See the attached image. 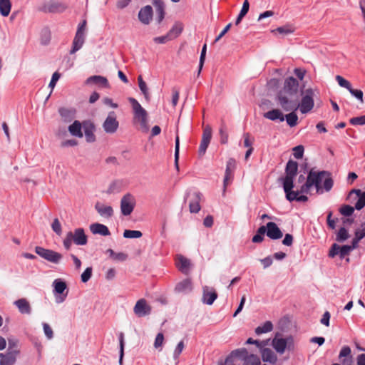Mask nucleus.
<instances>
[{"mask_svg":"<svg viewBox=\"0 0 365 365\" xmlns=\"http://www.w3.org/2000/svg\"><path fill=\"white\" fill-rule=\"evenodd\" d=\"M299 97V81L294 77L285 79L283 88L279 91L276 99L282 108L287 111L293 103Z\"/></svg>","mask_w":365,"mask_h":365,"instance_id":"1","label":"nucleus"},{"mask_svg":"<svg viewBox=\"0 0 365 365\" xmlns=\"http://www.w3.org/2000/svg\"><path fill=\"white\" fill-rule=\"evenodd\" d=\"M316 91L309 88L304 91H301L302 99L299 101V97L296 100V103L288 108L287 111L299 110L303 114L310 112L314 106V98L316 96Z\"/></svg>","mask_w":365,"mask_h":365,"instance_id":"2","label":"nucleus"},{"mask_svg":"<svg viewBox=\"0 0 365 365\" xmlns=\"http://www.w3.org/2000/svg\"><path fill=\"white\" fill-rule=\"evenodd\" d=\"M73 243L78 246H83L88 243V236L86 235L83 228H76L73 232L70 231L66 233L63 240L65 250H70Z\"/></svg>","mask_w":365,"mask_h":365,"instance_id":"3","label":"nucleus"},{"mask_svg":"<svg viewBox=\"0 0 365 365\" xmlns=\"http://www.w3.org/2000/svg\"><path fill=\"white\" fill-rule=\"evenodd\" d=\"M291 327V322L287 317L279 319L277 325L275 336L271 342H292L294 341L293 336L287 334ZM262 342H270V339Z\"/></svg>","mask_w":365,"mask_h":365,"instance_id":"4","label":"nucleus"},{"mask_svg":"<svg viewBox=\"0 0 365 365\" xmlns=\"http://www.w3.org/2000/svg\"><path fill=\"white\" fill-rule=\"evenodd\" d=\"M134 113V121L140 123V129L143 133H148L149 125L148 123V113L134 98H129Z\"/></svg>","mask_w":365,"mask_h":365,"instance_id":"5","label":"nucleus"},{"mask_svg":"<svg viewBox=\"0 0 365 365\" xmlns=\"http://www.w3.org/2000/svg\"><path fill=\"white\" fill-rule=\"evenodd\" d=\"M315 175H317L318 178V183L315 185L317 192L318 194H322L324 190L326 192H329L334 185L331 173L327 171H315Z\"/></svg>","mask_w":365,"mask_h":365,"instance_id":"6","label":"nucleus"},{"mask_svg":"<svg viewBox=\"0 0 365 365\" xmlns=\"http://www.w3.org/2000/svg\"><path fill=\"white\" fill-rule=\"evenodd\" d=\"M298 170V163L295 161L289 160L286 165V176L282 178L284 190L294 187V179L297 175Z\"/></svg>","mask_w":365,"mask_h":365,"instance_id":"7","label":"nucleus"},{"mask_svg":"<svg viewBox=\"0 0 365 365\" xmlns=\"http://www.w3.org/2000/svg\"><path fill=\"white\" fill-rule=\"evenodd\" d=\"M19 352L17 344H9L6 352L5 354L0 353V365L14 364Z\"/></svg>","mask_w":365,"mask_h":365,"instance_id":"8","label":"nucleus"},{"mask_svg":"<svg viewBox=\"0 0 365 365\" xmlns=\"http://www.w3.org/2000/svg\"><path fill=\"white\" fill-rule=\"evenodd\" d=\"M35 252L43 259L53 264H58L63 258L61 253L40 246L35 247Z\"/></svg>","mask_w":365,"mask_h":365,"instance_id":"9","label":"nucleus"},{"mask_svg":"<svg viewBox=\"0 0 365 365\" xmlns=\"http://www.w3.org/2000/svg\"><path fill=\"white\" fill-rule=\"evenodd\" d=\"M55 300L58 304L63 302L68 295L67 284L61 279H56L53 282Z\"/></svg>","mask_w":365,"mask_h":365,"instance_id":"10","label":"nucleus"},{"mask_svg":"<svg viewBox=\"0 0 365 365\" xmlns=\"http://www.w3.org/2000/svg\"><path fill=\"white\" fill-rule=\"evenodd\" d=\"M135 206V199L133 195L130 193H126L121 198L120 200V210L121 213L128 216L130 215Z\"/></svg>","mask_w":365,"mask_h":365,"instance_id":"11","label":"nucleus"},{"mask_svg":"<svg viewBox=\"0 0 365 365\" xmlns=\"http://www.w3.org/2000/svg\"><path fill=\"white\" fill-rule=\"evenodd\" d=\"M119 127V122L117 120L116 114L114 111L108 113V116L103 123V128L106 133H114Z\"/></svg>","mask_w":365,"mask_h":365,"instance_id":"12","label":"nucleus"},{"mask_svg":"<svg viewBox=\"0 0 365 365\" xmlns=\"http://www.w3.org/2000/svg\"><path fill=\"white\" fill-rule=\"evenodd\" d=\"M212 130L210 125H207L203 128L201 142L198 149V154L200 156H203L209 146L212 139Z\"/></svg>","mask_w":365,"mask_h":365,"instance_id":"13","label":"nucleus"},{"mask_svg":"<svg viewBox=\"0 0 365 365\" xmlns=\"http://www.w3.org/2000/svg\"><path fill=\"white\" fill-rule=\"evenodd\" d=\"M68 9V5L66 3L58 1L56 0H50L45 4L41 9L44 12L48 13H63Z\"/></svg>","mask_w":365,"mask_h":365,"instance_id":"14","label":"nucleus"},{"mask_svg":"<svg viewBox=\"0 0 365 365\" xmlns=\"http://www.w3.org/2000/svg\"><path fill=\"white\" fill-rule=\"evenodd\" d=\"M175 264L178 270L185 275H188L192 267L191 261L182 255H177Z\"/></svg>","mask_w":365,"mask_h":365,"instance_id":"15","label":"nucleus"},{"mask_svg":"<svg viewBox=\"0 0 365 365\" xmlns=\"http://www.w3.org/2000/svg\"><path fill=\"white\" fill-rule=\"evenodd\" d=\"M133 312L137 317H144L151 313V307L145 299H140L137 301L134 306Z\"/></svg>","mask_w":365,"mask_h":365,"instance_id":"16","label":"nucleus"},{"mask_svg":"<svg viewBox=\"0 0 365 365\" xmlns=\"http://www.w3.org/2000/svg\"><path fill=\"white\" fill-rule=\"evenodd\" d=\"M317 179V175H315V171L313 169H312L308 173L305 183L303 184L300 187V188L296 190L295 192H299V194L309 193L310 188L312 186L315 187V185L318 183Z\"/></svg>","mask_w":365,"mask_h":365,"instance_id":"17","label":"nucleus"},{"mask_svg":"<svg viewBox=\"0 0 365 365\" xmlns=\"http://www.w3.org/2000/svg\"><path fill=\"white\" fill-rule=\"evenodd\" d=\"M217 297V294L215 288L205 286L202 288V301L204 304L211 305Z\"/></svg>","mask_w":365,"mask_h":365,"instance_id":"18","label":"nucleus"},{"mask_svg":"<svg viewBox=\"0 0 365 365\" xmlns=\"http://www.w3.org/2000/svg\"><path fill=\"white\" fill-rule=\"evenodd\" d=\"M182 29L183 26L182 24L175 23L165 36H161V43H166L177 38L182 33Z\"/></svg>","mask_w":365,"mask_h":365,"instance_id":"19","label":"nucleus"},{"mask_svg":"<svg viewBox=\"0 0 365 365\" xmlns=\"http://www.w3.org/2000/svg\"><path fill=\"white\" fill-rule=\"evenodd\" d=\"M83 128L85 133L86 140L88 143H93L96 140L94 135L95 125L91 120H84L83 122Z\"/></svg>","mask_w":365,"mask_h":365,"instance_id":"20","label":"nucleus"},{"mask_svg":"<svg viewBox=\"0 0 365 365\" xmlns=\"http://www.w3.org/2000/svg\"><path fill=\"white\" fill-rule=\"evenodd\" d=\"M153 8L150 5L143 7L138 13L139 21L143 24H149L150 20L153 19Z\"/></svg>","mask_w":365,"mask_h":365,"instance_id":"21","label":"nucleus"},{"mask_svg":"<svg viewBox=\"0 0 365 365\" xmlns=\"http://www.w3.org/2000/svg\"><path fill=\"white\" fill-rule=\"evenodd\" d=\"M267 235L272 240H278L282 237L283 234L276 223L269 222L267 224Z\"/></svg>","mask_w":365,"mask_h":365,"instance_id":"22","label":"nucleus"},{"mask_svg":"<svg viewBox=\"0 0 365 365\" xmlns=\"http://www.w3.org/2000/svg\"><path fill=\"white\" fill-rule=\"evenodd\" d=\"M95 209L103 217L110 218L113 215V209L110 205H105L101 202L95 205Z\"/></svg>","mask_w":365,"mask_h":365,"instance_id":"23","label":"nucleus"},{"mask_svg":"<svg viewBox=\"0 0 365 365\" xmlns=\"http://www.w3.org/2000/svg\"><path fill=\"white\" fill-rule=\"evenodd\" d=\"M89 228L93 235H100L102 236H108L110 235L108 227L101 223H93L90 225Z\"/></svg>","mask_w":365,"mask_h":365,"instance_id":"24","label":"nucleus"},{"mask_svg":"<svg viewBox=\"0 0 365 365\" xmlns=\"http://www.w3.org/2000/svg\"><path fill=\"white\" fill-rule=\"evenodd\" d=\"M192 283L190 279H185L180 282H178L175 287V292L178 293L187 294L192 291Z\"/></svg>","mask_w":365,"mask_h":365,"instance_id":"25","label":"nucleus"},{"mask_svg":"<svg viewBox=\"0 0 365 365\" xmlns=\"http://www.w3.org/2000/svg\"><path fill=\"white\" fill-rule=\"evenodd\" d=\"M14 304L18 308L19 312L22 314H30L31 307L29 302L25 298L16 300Z\"/></svg>","mask_w":365,"mask_h":365,"instance_id":"26","label":"nucleus"},{"mask_svg":"<svg viewBox=\"0 0 365 365\" xmlns=\"http://www.w3.org/2000/svg\"><path fill=\"white\" fill-rule=\"evenodd\" d=\"M201 194L200 192H193L191 195V200L189 202V208L190 212L197 213L200 210V201Z\"/></svg>","mask_w":365,"mask_h":365,"instance_id":"27","label":"nucleus"},{"mask_svg":"<svg viewBox=\"0 0 365 365\" xmlns=\"http://www.w3.org/2000/svg\"><path fill=\"white\" fill-rule=\"evenodd\" d=\"M86 84H96L103 88L109 86L108 81L106 77L101 76H92L88 78L86 81Z\"/></svg>","mask_w":365,"mask_h":365,"instance_id":"28","label":"nucleus"},{"mask_svg":"<svg viewBox=\"0 0 365 365\" xmlns=\"http://www.w3.org/2000/svg\"><path fill=\"white\" fill-rule=\"evenodd\" d=\"M292 189L293 188H289L287 190H284L287 200L290 202L294 200L298 202H307L308 200V197L306 195H299V192H294Z\"/></svg>","mask_w":365,"mask_h":365,"instance_id":"29","label":"nucleus"},{"mask_svg":"<svg viewBox=\"0 0 365 365\" xmlns=\"http://www.w3.org/2000/svg\"><path fill=\"white\" fill-rule=\"evenodd\" d=\"M261 355L262 359L263 361L264 362H269L272 364H274L277 361V356L274 354V352L268 349V348H263L261 350Z\"/></svg>","mask_w":365,"mask_h":365,"instance_id":"30","label":"nucleus"},{"mask_svg":"<svg viewBox=\"0 0 365 365\" xmlns=\"http://www.w3.org/2000/svg\"><path fill=\"white\" fill-rule=\"evenodd\" d=\"M247 352L245 354H240L239 358H242L244 360L243 365H260V359L255 354L247 355Z\"/></svg>","mask_w":365,"mask_h":365,"instance_id":"31","label":"nucleus"},{"mask_svg":"<svg viewBox=\"0 0 365 365\" xmlns=\"http://www.w3.org/2000/svg\"><path fill=\"white\" fill-rule=\"evenodd\" d=\"M85 35H80L78 34H76L73 41L72 48L70 51L71 54L75 53L76 51H78L82 48L85 42Z\"/></svg>","mask_w":365,"mask_h":365,"instance_id":"32","label":"nucleus"},{"mask_svg":"<svg viewBox=\"0 0 365 365\" xmlns=\"http://www.w3.org/2000/svg\"><path fill=\"white\" fill-rule=\"evenodd\" d=\"M264 117L271 120H279L281 122L284 120V115L279 109H272L264 113Z\"/></svg>","mask_w":365,"mask_h":365,"instance_id":"33","label":"nucleus"},{"mask_svg":"<svg viewBox=\"0 0 365 365\" xmlns=\"http://www.w3.org/2000/svg\"><path fill=\"white\" fill-rule=\"evenodd\" d=\"M83 128V123L81 124L78 120H75L71 125L68 127V130L70 133L78 138L83 137V133L81 129Z\"/></svg>","mask_w":365,"mask_h":365,"instance_id":"34","label":"nucleus"},{"mask_svg":"<svg viewBox=\"0 0 365 365\" xmlns=\"http://www.w3.org/2000/svg\"><path fill=\"white\" fill-rule=\"evenodd\" d=\"M352 193H356L359 197L356 203L355 204V208L357 210H361L365 205V192H361L360 190L354 189L349 192V195Z\"/></svg>","mask_w":365,"mask_h":365,"instance_id":"35","label":"nucleus"},{"mask_svg":"<svg viewBox=\"0 0 365 365\" xmlns=\"http://www.w3.org/2000/svg\"><path fill=\"white\" fill-rule=\"evenodd\" d=\"M246 349H236L235 351H232L229 356H227L225 361L224 363H222L219 365H235L232 361V358H239L240 354H245Z\"/></svg>","mask_w":365,"mask_h":365,"instance_id":"36","label":"nucleus"},{"mask_svg":"<svg viewBox=\"0 0 365 365\" xmlns=\"http://www.w3.org/2000/svg\"><path fill=\"white\" fill-rule=\"evenodd\" d=\"M272 329H273L272 323L270 321H267L261 326L257 327L255 329V331L257 335H259L263 333L269 332L272 330Z\"/></svg>","mask_w":365,"mask_h":365,"instance_id":"37","label":"nucleus"},{"mask_svg":"<svg viewBox=\"0 0 365 365\" xmlns=\"http://www.w3.org/2000/svg\"><path fill=\"white\" fill-rule=\"evenodd\" d=\"M11 7L10 0H0V14L3 16H7L9 14Z\"/></svg>","mask_w":365,"mask_h":365,"instance_id":"38","label":"nucleus"},{"mask_svg":"<svg viewBox=\"0 0 365 365\" xmlns=\"http://www.w3.org/2000/svg\"><path fill=\"white\" fill-rule=\"evenodd\" d=\"M138 86L142 93L144 95V97L147 101H150V95L148 92V89L146 85V83L143 81L141 76H139L138 78Z\"/></svg>","mask_w":365,"mask_h":365,"instance_id":"39","label":"nucleus"},{"mask_svg":"<svg viewBox=\"0 0 365 365\" xmlns=\"http://www.w3.org/2000/svg\"><path fill=\"white\" fill-rule=\"evenodd\" d=\"M219 133L220 136V143L222 144H227L228 142V131L226 125L224 123H221L219 129Z\"/></svg>","mask_w":365,"mask_h":365,"instance_id":"40","label":"nucleus"},{"mask_svg":"<svg viewBox=\"0 0 365 365\" xmlns=\"http://www.w3.org/2000/svg\"><path fill=\"white\" fill-rule=\"evenodd\" d=\"M58 113L65 121L69 122L71 121L73 118V112L70 109L66 108H60L58 109Z\"/></svg>","mask_w":365,"mask_h":365,"instance_id":"41","label":"nucleus"},{"mask_svg":"<svg viewBox=\"0 0 365 365\" xmlns=\"http://www.w3.org/2000/svg\"><path fill=\"white\" fill-rule=\"evenodd\" d=\"M290 111H291V113H289V114H287L285 115V118H286L287 124L290 127H294L297 125L298 116L294 113L295 110H290Z\"/></svg>","mask_w":365,"mask_h":365,"instance_id":"42","label":"nucleus"},{"mask_svg":"<svg viewBox=\"0 0 365 365\" xmlns=\"http://www.w3.org/2000/svg\"><path fill=\"white\" fill-rule=\"evenodd\" d=\"M142 235L143 233L139 230H125L123 232V237L125 238H140Z\"/></svg>","mask_w":365,"mask_h":365,"instance_id":"43","label":"nucleus"},{"mask_svg":"<svg viewBox=\"0 0 365 365\" xmlns=\"http://www.w3.org/2000/svg\"><path fill=\"white\" fill-rule=\"evenodd\" d=\"M339 212L342 215L349 217L354 213V208L351 205H344L341 207Z\"/></svg>","mask_w":365,"mask_h":365,"instance_id":"44","label":"nucleus"},{"mask_svg":"<svg viewBox=\"0 0 365 365\" xmlns=\"http://www.w3.org/2000/svg\"><path fill=\"white\" fill-rule=\"evenodd\" d=\"M294 30L291 26H284L278 27L275 30H273L272 32H273V33L278 32L279 34H282V35H288V34H292L294 32Z\"/></svg>","mask_w":365,"mask_h":365,"instance_id":"45","label":"nucleus"},{"mask_svg":"<svg viewBox=\"0 0 365 365\" xmlns=\"http://www.w3.org/2000/svg\"><path fill=\"white\" fill-rule=\"evenodd\" d=\"M53 231L58 236L62 234V227L58 218H55L51 224Z\"/></svg>","mask_w":365,"mask_h":365,"instance_id":"46","label":"nucleus"},{"mask_svg":"<svg viewBox=\"0 0 365 365\" xmlns=\"http://www.w3.org/2000/svg\"><path fill=\"white\" fill-rule=\"evenodd\" d=\"M348 91L350 92V93L353 96H354L356 98H357L361 103H364V100H363L364 93L361 90L354 89L351 86V88Z\"/></svg>","mask_w":365,"mask_h":365,"instance_id":"47","label":"nucleus"},{"mask_svg":"<svg viewBox=\"0 0 365 365\" xmlns=\"http://www.w3.org/2000/svg\"><path fill=\"white\" fill-rule=\"evenodd\" d=\"M348 231L344 228L341 227L337 234L336 240L339 242H343L349 238Z\"/></svg>","mask_w":365,"mask_h":365,"instance_id":"48","label":"nucleus"},{"mask_svg":"<svg viewBox=\"0 0 365 365\" xmlns=\"http://www.w3.org/2000/svg\"><path fill=\"white\" fill-rule=\"evenodd\" d=\"M336 80L341 87L345 88L347 90H349L351 86V84L350 83L349 81H348L347 80H346L345 78H344L342 76H341L339 75H337L336 76Z\"/></svg>","mask_w":365,"mask_h":365,"instance_id":"49","label":"nucleus"},{"mask_svg":"<svg viewBox=\"0 0 365 365\" xmlns=\"http://www.w3.org/2000/svg\"><path fill=\"white\" fill-rule=\"evenodd\" d=\"M206 51H207V45L205 44L202 46V51H201L200 57L198 74L200 73L201 70H202V68L203 67L204 62H205V60Z\"/></svg>","mask_w":365,"mask_h":365,"instance_id":"50","label":"nucleus"},{"mask_svg":"<svg viewBox=\"0 0 365 365\" xmlns=\"http://www.w3.org/2000/svg\"><path fill=\"white\" fill-rule=\"evenodd\" d=\"M179 97H180L179 90L177 89L176 88H173L172 89V95H171V99H170L171 104L173 107H175L178 104Z\"/></svg>","mask_w":365,"mask_h":365,"instance_id":"51","label":"nucleus"},{"mask_svg":"<svg viewBox=\"0 0 365 365\" xmlns=\"http://www.w3.org/2000/svg\"><path fill=\"white\" fill-rule=\"evenodd\" d=\"M92 276V267H87L81 274V278L83 282H87Z\"/></svg>","mask_w":365,"mask_h":365,"instance_id":"52","label":"nucleus"},{"mask_svg":"<svg viewBox=\"0 0 365 365\" xmlns=\"http://www.w3.org/2000/svg\"><path fill=\"white\" fill-rule=\"evenodd\" d=\"M304 147L303 145H297L293 148V155L294 157L297 159H300L303 157L304 154Z\"/></svg>","mask_w":365,"mask_h":365,"instance_id":"53","label":"nucleus"},{"mask_svg":"<svg viewBox=\"0 0 365 365\" xmlns=\"http://www.w3.org/2000/svg\"><path fill=\"white\" fill-rule=\"evenodd\" d=\"M43 329L47 339H51L53 336V332L49 324L47 323H43Z\"/></svg>","mask_w":365,"mask_h":365,"instance_id":"54","label":"nucleus"},{"mask_svg":"<svg viewBox=\"0 0 365 365\" xmlns=\"http://www.w3.org/2000/svg\"><path fill=\"white\" fill-rule=\"evenodd\" d=\"M235 166H236L235 160L233 158H230L228 160V161L227 162L225 173L233 174V171L235 168Z\"/></svg>","mask_w":365,"mask_h":365,"instance_id":"55","label":"nucleus"},{"mask_svg":"<svg viewBox=\"0 0 365 365\" xmlns=\"http://www.w3.org/2000/svg\"><path fill=\"white\" fill-rule=\"evenodd\" d=\"M349 122L351 125H364L365 124V115L359 116V117H354L349 120Z\"/></svg>","mask_w":365,"mask_h":365,"instance_id":"56","label":"nucleus"},{"mask_svg":"<svg viewBox=\"0 0 365 365\" xmlns=\"http://www.w3.org/2000/svg\"><path fill=\"white\" fill-rule=\"evenodd\" d=\"M60 77H61V74L58 72L56 71L53 73L51 81L48 85V87L51 88V91L56 86V84L57 81H58V79L60 78Z\"/></svg>","mask_w":365,"mask_h":365,"instance_id":"57","label":"nucleus"},{"mask_svg":"<svg viewBox=\"0 0 365 365\" xmlns=\"http://www.w3.org/2000/svg\"><path fill=\"white\" fill-rule=\"evenodd\" d=\"M233 179V174L226 173L225 174L224 182H223V192H225L227 187L231 183Z\"/></svg>","mask_w":365,"mask_h":365,"instance_id":"58","label":"nucleus"},{"mask_svg":"<svg viewBox=\"0 0 365 365\" xmlns=\"http://www.w3.org/2000/svg\"><path fill=\"white\" fill-rule=\"evenodd\" d=\"M340 257L344 258L346 255H349V252L353 250L354 249L351 248L350 245H344L342 247H340Z\"/></svg>","mask_w":365,"mask_h":365,"instance_id":"59","label":"nucleus"},{"mask_svg":"<svg viewBox=\"0 0 365 365\" xmlns=\"http://www.w3.org/2000/svg\"><path fill=\"white\" fill-rule=\"evenodd\" d=\"M244 137V146L248 148H252L253 139L250 140V134L246 133L243 135Z\"/></svg>","mask_w":365,"mask_h":365,"instance_id":"60","label":"nucleus"},{"mask_svg":"<svg viewBox=\"0 0 365 365\" xmlns=\"http://www.w3.org/2000/svg\"><path fill=\"white\" fill-rule=\"evenodd\" d=\"M231 26H232V24L231 23L228 24L223 29V30L220 33V34L215 38L214 42L216 43L218 41H220L221 39V38H222L228 32V31L230 29Z\"/></svg>","mask_w":365,"mask_h":365,"instance_id":"61","label":"nucleus"},{"mask_svg":"<svg viewBox=\"0 0 365 365\" xmlns=\"http://www.w3.org/2000/svg\"><path fill=\"white\" fill-rule=\"evenodd\" d=\"M339 249L340 247L339 245H337L336 244H334L329 250V256L330 257H335L336 255L340 253Z\"/></svg>","mask_w":365,"mask_h":365,"instance_id":"62","label":"nucleus"},{"mask_svg":"<svg viewBox=\"0 0 365 365\" xmlns=\"http://www.w3.org/2000/svg\"><path fill=\"white\" fill-rule=\"evenodd\" d=\"M250 9V3L248 0H245L241 11L240 12V16H245Z\"/></svg>","mask_w":365,"mask_h":365,"instance_id":"63","label":"nucleus"},{"mask_svg":"<svg viewBox=\"0 0 365 365\" xmlns=\"http://www.w3.org/2000/svg\"><path fill=\"white\" fill-rule=\"evenodd\" d=\"M361 227V228L356 230L355 235L361 240L365 237V224H362Z\"/></svg>","mask_w":365,"mask_h":365,"instance_id":"64","label":"nucleus"}]
</instances>
